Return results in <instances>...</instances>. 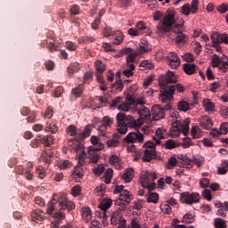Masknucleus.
I'll return each mask as SVG.
<instances>
[{
  "instance_id": "obj_18",
  "label": "nucleus",
  "mask_w": 228,
  "mask_h": 228,
  "mask_svg": "<svg viewBox=\"0 0 228 228\" xmlns=\"http://www.w3.org/2000/svg\"><path fill=\"white\" fill-rule=\"evenodd\" d=\"M126 103H122L118 106V110L119 111H134V107H131V106H135L136 104V100H134V98H133V96L131 95H127L126 98Z\"/></svg>"
},
{
  "instance_id": "obj_21",
  "label": "nucleus",
  "mask_w": 228,
  "mask_h": 228,
  "mask_svg": "<svg viewBox=\"0 0 228 228\" xmlns=\"http://www.w3.org/2000/svg\"><path fill=\"white\" fill-rule=\"evenodd\" d=\"M132 113H138L139 117L143 120H151V110L147 107H136Z\"/></svg>"
},
{
  "instance_id": "obj_25",
  "label": "nucleus",
  "mask_w": 228,
  "mask_h": 228,
  "mask_svg": "<svg viewBox=\"0 0 228 228\" xmlns=\"http://www.w3.org/2000/svg\"><path fill=\"white\" fill-rule=\"evenodd\" d=\"M81 216L84 222L88 223L92 220V210L88 207H83L81 208Z\"/></svg>"
},
{
  "instance_id": "obj_45",
  "label": "nucleus",
  "mask_w": 228,
  "mask_h": 228,
  "mask_svg": "<svg viewBox=\"0 0 228 228\" xmlns=\"http://www.w3.org/2000/svg\"><path fill=\"white\" fill-rule=\"evenodd\" d=\"M120 144V138L118 136L114 135L112 139L107 142V147H118Z\"/></svg>"
},
{
  "instance_id": "obj_8",
  "label": "nucleus",
  "mask_w": 228,
  "mask_h": 228,
  "mask_svg": "<svg viewBox=\"0 0 228 228\" xmlns=\"http://www.w3.org/2000/svg\"><path fill=\"white\" fill-rule=\"evenodd\" d=\"M172 110V105H170V102L164 107L161 105H155L151 109L152 118L155 121L161 120V118H165V111H168Z\"/></svg>"
},
{
  "instance_id": "obj_46",
  "label": "nucleus",
  "mask_w": 228,
  "mask_h": 228,
  "mask_svg": "<svg viewBox=\"0 0 228 228\" xmlns=\"http://www.w3.org/2000/svg\"><path fill=\"white\" fill-rule=\"evenodd\" d=\"M113 177V169L108 168L104 174V183L105 184H110Z\"/></svg>"
},
{
  "instance_id": "obj_5",
  "label": "nucleus",
  "mask_w": 228,
  "mask_h": 228,
  "mask_svg": "<svg viewBox=\"0 0 228 228\" xmlns=\"http://www.w3.org/2000/svg\"><path fill=\"white\" fill-rule=\"evenodd\" d=\"M176 90L179 94H183L185 88L181 84L161 87L159 94V101H161V102L163 103L170 102V101L174 100V94H175Z\"/></svg>"
},
{
  "instance_id": "obj_12",
  "label": "nucleus",
  "mask_w": 228,
  "mask_h": 228,
  "mask_svg": "<svg viewBox=\"0 0 228 228\" xmlns=\"http://www.w3.org/2000/svg\"><path fill=\"white\" fill-rule=\"evenodd\" d=\"M184 26L183 23L175 24L173 26V28L171 31L176 35L175 38V44H186L188 42V37L183 34L181 29H183V27Z\"/></svg>"
},
{
  "instance_id": "obj_51",
  "label": "nucleus",
  "mask_w": 228,
  "mask_h": 228,
  "mask_svg": "<svg viewBox=\"0 0 228 228\" xmlns=\"http://www.w3.org/2000/svg\"><path fill=\"white\" fill-rule=\"evenodd\" d=\"M214 222L216 228H227V224H225V220L222 218H216Z\"/></svg>"
},
{
  "instance_id": "obj_10",
  "label": "nucleus",
  "mask_w": 228,
  "mask_h": 228,
  "mask_svg": "<svg viewBox=\"0 0 228 228\" xmlns=\"http://www.w3.org/2000/svg\"><path fill=\"white\" fill-rule=\"evenodd\" d=\"M113 201L111 200H103L100 205L99 209L95 212V216L98 218H102L103 220H108V210L111 208Z\"/></svg>"
},
{
  "instance_id": "obj_23",
  "label": "nucleus",
  "mask_w": 228,
  "mask_h": 228,
  "mask_svg": "<svg viewBox=\"0 0 228 228\" xmlns=\"http://www.w3.org/2000/svg\"><path fill=\"white\" fill-rule=\"evenodd\" d=\"M82 141H79V139H77V137L76 139H73L71 141H69V147H72V149H74V151H76V152H80L81 151L85 150V146L83 144H81Z\"/></svg>"
},
{
  "instance_id": "obj_16",
  "label": "nucleus",
  "mask_w": 228,
  "mask_h": 228,
  "mask_svg": "<svg viewBox=\"0 0 228 228\" xmlns=\"http://www.w3.org/2000/svg\"><path fill=\"white\" fill-rule=\"evenodd\" d=\"M110 223L112 225H118V228H126V225H127V222L124 216H122V212L120 211L112 213Z\"/></svg>"
},
{
  "instance_id": "obj_35",
  "label": "nucleus",
  "mask_w": 228,
  "mask_h": 228,
  "mask_svg": "<svg viewBox=\"0 0 228 228\" xmlns=\"http://www.w3.org/2000/svg\"><path fill=\"white\" fill-rule=\"evenodd\" d=\"M53 154L51 151H43L40 159L43 161V163L51 165V158H53Z\"/></svg>"
},
{
  "instance_id": "obj_53",
  "label": "nucleus",
  "mask_w": 228,
  "mask_h": 228,
  "mask_svg": "<svg viewBox=\"0 0 228 228\" xmlns=\"http://www.w3.org/2000/svg\"><path fill=\"white\" fill-rule=\"evenodd\" d=\"M110 108H117L118 109V106H120V104H122V97L120 96H118L116 97L115 99H113L111 102H110Z\"/></svg>"
},
{
  "instance_id": "obj_3",
  "label": "nucleus",
  "mask_w": 228,
  "mask_h": 228,
  "mask_svg": "<svg viewBox=\"0 0 228 228\" xmlns=\"http://www.w3.org/2000/svg\"><path fill=\"white\" fill-rule=\"evenodd\" d=\"M116 121L118 124L117 131L119 133V134H126L129 127L130 129H134L142 126V122L140 120H136L134 117L126 115L124 112H119L117 114Z\"/></svg>"
},
{
  "instance_id": "obj_2",
  "label": "nucleus",
  "mask_w": 228,
  "mask_h": 228,
  "mask_svg": "<svg viewBox=\"0 0 228 228\" xmlns=\"http://www.w3.org/2000/svg\"><path fill=\"white\" fill-rule=\"evenodd\" d=\"M153 17L154 20H160L157 25V34L159 37H165L167 33L172 31L175 24V13L170 12L163 16V12L157 11Z\"/></svg>"
},
{
  "instance_id": "obj_29",
  "label": "nucleus",
  "mask_w": 228,
  "mask_h": 228,
  "mask_svg": "<svg viewBox=\"0 0 228 228\" xmlns=\"http://www.w3.org/2000/svg\"><path fill=\"white\" fill-rule=\"evenodd\" d=\"M92 134V128H90V125L86 126L83 133H80L77 135L78 142H83L86 138H88Z\"/></svg>"
},
{
  "instance_id": "obj_55",
  "label": "nucleus",
  "mask_w": 228,
  "mask_h": 228,
  "mask_svg": "<svg viewBox=\"0 0 228 228\" xmlns=\"http://www.w3.org/2000/svg\"><path fill=\"white\" fill-rule=\"evenodd\" d=\"M36 172H37V177H38L39 179H44V177H45V169H44V167L38 166V167L36 168Z\"/></svg>"
},
{
  "instance_id": "obj_64",
  "label": "nucleus",
  "mask_w": 228,
  "mask_h": 228,
  "mask_svg": "<svg viewBox=\"0 0 228 228\" xmlns=\"http://www.w3.org/2000/svg\"><path fill=\"white\" fill-rule=\"evenodd\" d=\"M220 134H227L228 133V123H223L220 126Z\"/></svg>"
},
{
  "instance_id": "obj_60",
  "label": "nucleus",
  "mask_w": 228,
  "mask_h": 228,
  "mask_svg": "<svg viewBox=\"0 0 228 228\" xmlns=\"http://www.w3.org/2000/svg\"><path fill=\"white\" fill-rule=\"evenodd\" d=\"M77 127H76V126L70 125L67 127V133L70 134V136H76L77 134Z\"/></svg>"
},
{
  "instance_id": "obj_34",
  "label": "nucleus",
  "mask_w": 228,
  "mask_h": 228,
  "mask_svg": "<svg viewBox=\"0 0 228 228\" xmlns=\"http://www.w3.org/2000/svg\"><path fill=\"white\" fill-rule=\"evenodd\" d=\"M176 147H181V142H177L172 139H168L165 142V148L167 150L176 149Z\"/></svg>"
},
{
  "instance_id": "obj_41",
  "label": "nucleus",
  "mask_w": 228,
  "mask_h": 228,
  "mask_svg": "<svg viewBox=\"0 0 228 228\" xmlns=\"http://www.w3.org/2000/svg\"><path fill=\"white\" fill-rule=\"evenodd\" d=\"M204 108L207 113H215V103L209 100L204 101Z\"/></svg>"
},
{
  "instance_id": "obj_26",
  "label": "nucleus",
  "mask_w": 228,
  "mask_h": 228,
  "mask_svg": "<svg viewBox=\"0 0 228 228\" xmlns=\"http://www.w3.org/2000/svg\"><path fill=\"white\" fill-rule=\"evenodd\" d=\"M123 181L125 183H131L133 181V177H134V169L133 168H127L123 175H121Z\"/></svg>"
},
{
  "instance_id": "obj_40",
  "label": "nucleus",
  "mask_w": 228,
  "mask_h": 228,
  "mask_svg": "<svg viewBox=\"0 0 228 228\" xmlns=\"http://www.w3.org/2000/svg\"><path fill=\"white\" fill-rule=\"evenodd\" d=\"M181 134V126L174 124L170 130V136L172 138H177Z\"/></svg>"
},
{
  "instance_id": "obj_38",
  "label": "nucleus",
  "mask_w": 228,
  "mask_h": 228,
  "mask_svg": "<svg viewBox=\"0 0 228 228\" xmlns=\"http://www.w3.org/2000/svg\"><path fill=\"white\" fill-rule=\"evenodd\" d=\"M79 63L77 62H71L68 67V74L69 76H72L75 72H79Z\"/></svg>"
},
{
  "instance_id": "obj_49",
  "label": "nucleus",
  "mask_w": 228,
  "mask_h": 228,
  "mask_svg": "<svg viewBox=\"0 0 228 228\" xmlns=\"http://www.w3.org/2000/svg\"><path fill=\"white\" fill-rule=\"evenodd\" d=\"M104 170H106V167L102 165H97L93 168L94 175H102L104 174Z\"/></svg>"
},
{
  "instance_id": "obj_62",
  "label": "nucleus",
  "mask_w": 228,
  "mask_h": 228,
  "mask_svg": "<svg viewBox=\"0 0 228 228\" xmlns=\"http://www.w3.org/2000/svg\"><path fill=\"white\" fill-rule=\"evenodd\" d=\"M217 12L219 13H227L228 12V4H222L217 7Z\"/></svg>"
},
{
  "instance_id": "obj_6",
  "label": "nucleus",
  "mask_w": 228,
  "mask_h": 228,
  "mask_svg": "<svg viewBox=\"0 0 228 228\" xmlns=\"http://www.w3.org/2000/svg\"><path fill=\"white\" fill-rule=\"evenodd\" d=\"M91 143L93 144V146H89L87 148L88 158L91 163H97V161L101 159V154L99 153V151L104 149V144L99 142L97 136L91 137Z\"/></svg>"
},
{
  "instance_id": "obj_50",
  "label": "nucleus",
  "mask_w": 228,
  "mask_h": 228,
  "mask_svg": "<svg viewBox=\"0 0 228 228\" xmlns=\"http://www.w3.org/2000/svg\"><path fill=\"white\" fill-rule=\"evenodd\" d=\"M175 167H177V159L175 157H171L167 164V170H172Z\"/></svg>"
},
{
  "instance_id": "obj_58",
  "label": "nucleus",
  "mask_w": 228,
  "mask_h": 228,
  "mask_svg": "<svg viewBox=\"0 0 228 228\" xmlns=\"http://www.w3.org/2000/svg\"><path fill=\"white\" fill-rule=\"evenodd\" d=\"M182 13L186 16L191 13V6H190V4H185L182 6Z\"/></svg>"
},
{
  "instance_id": "obj_17",
  "label": "nucleus",
  "mask_w": 228,
  "mask_h": 228,
  "mask_svg": "<svg viewBox=\"0 0 228 228\" xmlns=\"http://www.w3.org/2000/svg\"><path fill=\"white\" fill-rule=\"evenodd\" d=\"M145 136L139 131L130 132L125 138L126 143H143Z\"/></svg>"
},
{
  "instance_id": "obj_19",
  "label": "nucleus",
  "mask_w": 228,
  "mask_h": 228,
  "mask_svg": "<svg viewBox=\"0 0 228 228\" xmlns=\"http://www.w3.org/2000/svg\"><path fill=\"white\" fill-rule=\"evenodd\" d=\"M167 60L170 69H177L181 65V59L175 53H169L167 56Z\"/></svg>"
},
{
  "instance_id": "obj_24",
  "label": "nucleus",
  "mask_w": 228,
  "mask_h": 228,
  "mask_svg": "<svg viewBox=\"0 0 228 228\" xmlns=\"http://www.w3.org/2000/svg\"><path fill=\"white\" fill-rule=\"evenodd\" d=\"M83 84H79L77 87L73 88L71 91L70 101L81 97V95H83Z\"/></svg>"
},
{
  "instance_id": "obj_63",
  "label": "nucleus",
  "mask_w": 228,
  "mask_h": 228,
  "mask_svg": "<svg viewBox=\"0 0 228 228\" xmlns=\"http://www.w3.org/2000/svg\"><path fill=\"white\" fill-rule=\"evenodd\" d=\"M200 188H208L209 186V179L201 178L200 180Z\"/></svg>"
},
{
  "instance_id": "obj_31",
  "label": "nucleus",
  "mask_w": 228,
  "mask_h": 228,
  "mask_svg": "<svg viewBox=\"0 0 228 228\" xmlns=\"http://www.w3.org/2000/svg\"><path fill=\"white\" fill-rule=\"evenodd\" d=\"M31 218L33 222H42V220H44V211L40 209L33 210L31 213Z\"/></svg>"
},
{
  "instance_id": "obj_32",
  "label": "nucleus",
  "mask_w": 228,
  "mask_h": 228,
  "mask_svg": "<svg viewBox=\"0 0 228 228\" xmlns=\"http://www.w3.org/2000/svg\"><path fill=\"white\" fill-rule=\"evenodd\" d=\"M177 158L185 163L187 166L186 168H191L193 167V160L188 159L186 154H178Z\"/></svg>"
},
{
  "instance_id": "obj_52",
  "label": "nucleus",
  "mask_w": 228,
  "mask_h": 228,
  "mask_svg": "<svg viewBox=\"0 0 228 228\" xmlns=\"http://www.w3.org/2000/svg\"><path fill=\"white\" fill-rule=\"evenodd\" d=\"M61 170H67V168H72V162L70 160H63L59 164Z\"/></svg>"
},
{
  "instance_id": "obj_43",
  "label": "nucleus",
  "mask_w": 228,
  "mask_h": 228,
  "mask_svg": "<svg viewBox=\"0 0 228 228\" xmlns=\"http://www.w3.org/2000/svg\"><path fill=\"white\" fill-rule=\"evenodd\" d=\"M193 222H195V216L191 213L185 214L182 220L183 224H193Z\"/></svg>"
},
{
  "instance_id": "obj_36",
  "label": "nucleus",
  "mask_w": 228,
  "mask_h": 228,
  "mask_svg": "<svg viewBox=\"0 0 228 228\" xmlns=\"http://www.w3.org/2000/svg\"><path fill=\"white\" fill-rule=\"evenodd\" d=\"M135 28L139 31L140 35H142V33H149V28H147V24H145V22L142 20L138 21L135 24Z\"/></svg>"
},
{
  "instance_id": "obj_15",
  "label": "nucleus",
  "mask_w": 228,
  "mask_h": 228,
  "mask_svg": "<svg viewBox=\"0 0 228 228\" xmlns=\"http://www.w3.org/2000/svg\"><path fill=\"white\" fill-rule=\"evenodd\" d=\"M212 65L215 68L218 67L221 72H224V74L228 72V58L221 60L220 56L214 54L212 57Z\"/></svg>"
},
{
  "instance_id": "obj_56",
  "label": "nucleus",
  "mask_w": 228,
  "mask_h": 228,
  "mask_svg": "<svg viewBox=\"0 0 228 228\" xmlns=\"http://www.w3.org/2000/svg\"><path fill=\"white\" fill-rule=\"evenodd\" d=\"M79 44H92V42H94V39L93 37L86 36L78 39Z\"/></svg>"
},
{
  "instance_id": "obj_22",
  "label": "nucleus",
  "mask_w": 228,
  "mask_h": 228,
  "mask_svg": "<svg viewBox=\"0 0 228 228\" xmlns=\"http://www.w3.org/2000/svg\"><path fill=\"white\" fill-rule=\"evenodd\" d=\"M83 175H85L83 169L81 168V167H75L72 174H71V177H73V179L75 180L76 183H80L81 180L83 179Z\"/></svg>"
},
{
  "instance_id": "obj_42",
  "label": "nucleus",
  "mask_w": 228,
  "mask_h": 228,
  "mask_svg": "<svg viewBox=\"0 0 228 228\" xmlns=\"http://www.w3.org/2000/svg\"><path fill=\"white\" fill-rule=\"evenodd\" d=\"M45 130L46 133L56 134V133H58V126H56L54 123H47Z\"/></svg>"
},
{
  "instance_id": "obj_20",
  "label": "nucleus",
  "mask_w": 228,
  "mask_h": 228,
  "mask_svg": "<svg viewBox=\"0 0 228 228\" xmlns=\"http://www.w3.org/2000/svg\"><path fill=\"white\" fill-rule=\"evenodd\" d=\"M210 39L212 42H217L218 44H228V35L225 33L213 32Z\"/></svg>"
},
{
  "instance_id": "obj_13",
  "label": "nucleus",
  "mask_w": 228,
  "mask_h": 228,
  "mask_svg": "<svg viewBox=\"0 0 228 228\" xmlns=\"http://www.w3.org/2000/svg\"><path fill=\"white\" fill-rule=\"evenodd\" d=\"M159 83L162 86V88H165V86H167V85L177 83V75L174 71L167 70L166 75L159 77Z\"/></svg>"
},
{
  "instance_id": "obj_28",
  "label": "nucleus",
  "mask_w": 228,
  "mask_h": 228,
  "mask_svg": "<svg viewBox=\"0 0 228 228\" xmlns=\"http://www.w3.org/2000/svg\"><path fill=\"white\" fill-rule=\"evenodd\" d=\"M200 126L203 127V129H211V127H213V121L211 118L204 116L200 119Z\"/></svg>"
},
{
  "instance_id": "obj_1",
  "label": "nucleus",
  "mask_w": 228,
  "mask_h": 228,
  "mask_svg": "<svg viewBox=\"0 0 228 228\" xmlns=\"http://www.w3.org/2000/svg\"><path fill=\"white\" fill-rule=\"evenodd\" d=\"M140 179L142 187L149 190L148 193L145 195L148 204H158L159 201V194L157 192H151L156 188V183H154L157 179L156 173L149 171L142 172Z\"/></svg>"
},
{
  "instance_id": "obj_59",
  "label": "nucleus",
  "mask_w": 228,
  "mask_h": 228,
  "mask_svg": "<svg viewBox=\"0 0 228 228\" xmlns=\"http://www.w3.org/2000/svg\"><path fill=\"white\" fill-rule=\"evenodd\" d=\"M58 47H60L56 43L54 42H49L46 45V48L48 49L49 53H54V51H58Z\"/></svg>"
},
{
  "instance_id": "obj_11",
  "label": "nucleus",
  "mask_w": 228,
  "mask_h": 228,
  "mask_svg": "<svg viewBox=\"0 0 228 228\" xmlns=\"http://www.w3.org/2000/svg\"><path fill=\"white\" fill-rule=\"evenodd\" d=\"M200 200V195L197 192L190 193L188 191L183 192L180 196V201L182 204H187L191 206V204H198Z\"/></svg>"
},
{
  "instance_id": "obj_30",
  "label": "nucleus",
  "mask_w": 228,
  "mask_h": 228,
  "mask_svg": "<svg viewBox=\"0 0 228 228\" xmlns=\"http://www.w3.org/2000/svg\"><path fill=\"white\" fill-rule=\"evenodd\" d=\"M31 170H33V164L31 162H28L23 173L27 181H33L34 175Z\"/></svg>"
},
{
  "instance_id": "obj_37",
  "label": "nucleus",
  "mask_w": 228,
  "mask_h": 228,
  "mask_svg": "<svg viewBox=\"0 0 228 228\" xmlns=\"http://www.w3.org/2000/svg\"><path fill=\"white\" fill-rule=\"evenodd\" d=\"M177 109L178 111H183L184 113H186V111L190 110V103H188V102L184 100H182L178 102Z\"/></svg>"
},
{
  "instance_id": "obj_54",
  "label": "nucleus",
  "mask_w": 228,
  "mask_h": 228,
  "mask_svg": "<svg viewBox=\"0 0 228 228\" xmlns=\"http://www.w3.org/2000/svg\"><path fill=\"white\" fill-rule=\"evenodd\" d=\"M40 143H42L41 136H37L30 142V147L37 149L40 147Z\"/></svg>"
},
{
  "instance_id": "obj_7",
  "label": "nucleus",
  "mask_w": 228,
  "mask_h": 228,
  "mask_svg": "<svg viewBox=\"0 0 228 228\" xmlns=\"http://www.w3.org/2000/svg\"><path fill=\"white\" fill-rule=\"evenodd\" d=\"M114 193L118 195L119 193V200L121 206H129L133 200V194L129 191L124 189V185H118L115 187Z\"/></svg>"
},
{
  "instance_id": "obj_27",
  "label": "nucleus",
  "mask_w": 228,
  "mask_h": 228,
  "mask_svg": "<svg viewBox=\"0 0 228 228\" xmlns=\"http://www.w3.org/2000/svg\"><path fill=\"white\" fill-rule=\"evenodd\" d=\"M183 69L187 76H193L197 72V65L195 64L184 63Z\"/></svg>"
},
{
  "instance_id": "obj_47",
  "label": "nucleus",
  "mask_w": 228,
  "mask_h": 228,
  "mask_svg": "<svg viewBox=\"0 0 228 228\" xmlns=\"http://www.w3.org/2000/svg\"><path fill=\"white\" fill-rule=\"evenodd\" d=\"M111 88L116 90V92H122V90H124V83H122V80H116L115 83L111 85Z\"/></svg>"
},
{
  "instance_id": "obj_33",
  "label": "nucleus",
  "mask_w": 228,
  "mask_h": 228,
  "mask_svg": "<svg viewBox=\"0 0 228 228\" xmlns=\"http://www.w3.org/2000/svg\"><path fill=\"white\" fill-rule=\"evenodd\" d=\"M54 136L53 135H45L41 137V143H43L45 147H51L53 143H54Z\"/></svg>"
},
{
  "instance_id": "obj_44",
  "label": "nucleus",
  "mask_w": 228,
  "mask_h": 228,
  "mask_svg": "<svg viewBox=\"0 0 228 228\" xmlns=\"http://www.w3.org/2000/svg\"><path fill=\"white\" fill-rule=\"evenodd\" d=\"M95 70L96 73H104L106 72V65L102 62V61H95Z\"/></svg>"
},
{
  "instance_id": "obj_14",
  "label": "nucleus",
  "mask_w": 228,
  "mask_h": 228,
  "mask_svg": "<svg viewBox=\"0 0 228 228\" xmlns=\"http://www.w3.org/2000/svg\"><path fill=\"white\" fill-rule=\"evenodd\" d=\"M104 37H115V41L113 44L116 45H120L122 42H124V33L120 30H113L110 28H106L103 31Z\"/></svg>"
},
{
  "instance_id": "obj_4",
  "label": "nucleus",
  "mask_w": 228,
  "mask_h": 228,
  "mask_svg": "<svg viewBox=\"0 0 228 228\" xmlns=\"http://www.w3.org/2000/svg\"><path fill=\"white\" fill-rule=\"evenodd\" d=\"M155 134L156 136H153L155 143L151 141H148L146 143L143 144L145 150L142 160L144 161L149 162L156 158V145H159V143H161L162 138H164L161 128H158L155 132Z\"/></svg>"
},
{
  "instance_id": "obj_48",
  "label": "nucleus",
  "mask_w": 228,
  "mask_h": 228,
  "mask_svg": "<svg viewBox=\"0 0 228 228\" xmlns=\"http://www.w3.org/2000/svg\"><path fill=\"white\" fill-rule=\"evenodd\" d=\"M78 165H84L85 159H86V152L85 150H82L77 153Z\"/></svg>"
},
{
  "instance_id": "obj_61",
  "label": "nucleus",
  "mask_w": 228,
  "mask_h": 228,
  "mask_svg": "<svg viewBox=\"0 0 228 228\" xmlns=\"http://www.w3.org/2000/svg\"><path fill=\"white\" fill-rule=\"evenodd\" d=\"M80 193H81V186L75 185L74 187H72L71 194L73 195V197H78Z\"/></svg>"
},
{
  "instance_id": "obj_9",
  "label": "nucleus",
  "mask_w": 228,
  "mask_h": 228,
  "mask_svg": "<svg viewBox=\"0 0 228 228\" xmlns=\"http://www.w3.org/2000/svg\"><path fill=\"white\" fill-rule=\"evenodd\" d=\"M95 124H97L99 127L100 136H106V129L108 127H111L113 126V118H110L109 116H104L102 120L99 118H94Z\"/></svg>"
},
{
  "instance_id": "obj_57",
  "label": "nucleus",
  "mask_w": 228,
  "mask_h": 228,
  "mask_svg": "<svg viewBox=\"0 0 228 228\" xmlns=\"http://www.w3.org/2000/svg\"><path fill=\"white\" fill-rule=\"evenodd\" d=\"M143 204H145L144 200H138L137 201L134 202L133 209H135L136 211H140L143 208Z\"/></svg>"
},
{
  "instance_id": "obj_39",
  "label": "nucleus",
  "mask_w": 228,
  "mask_h": 228,
  "mask_svg": "<svg viewBox=\"0 0 228 228\" xmlns=\"http://www.w3.org/2000/svg\"><path fill=\"white\" fill-rule=\"evenodd\" d=\"M180 127L183 136H188L190 131V118H185L183 124Z\"/></svg>"
}]
</instances>
